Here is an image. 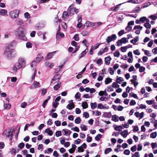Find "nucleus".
<instances>
[{"label":"nucleus","mask_w":157,"mask_h":157,"mask_svg":"<svg viewBox=\"0 0 157 157\" xmlns=\"http://www.w3.org/2000/svg\"><path fill=\"white\" fill-rule=\"evenodd\" d=\"M36 63L35 61H33L31 63V68L30 70V73L32 75L31 78L33 80L35 78L36 72Z\"/></svg>","instance_id":"f257e3e1"},{"label":"nucleus","mask_w":157,"mask_h":157,"mask_svg":"<svg viewBox=\"0 0 157 157\" xmlns=\"http://www.w3.org/2000/svg\"><path fill=\"white\" fill-rule=\"evenodd\" d=\"M14 129L9 128L4 130L2 133L3 136L5 137L11 138L14 134Z\"/></svg>","instance_id":"f03ea898"},{"label":"nucleus","mask_w":157,"mask_h":157,"mask_svg":"<svg viewBox=\"0 0 157 157\" xmlns=\"http://www.w3.org/2000/svg\"><path fill=\"white\" fill-rule=\"evenodd\" d=\"M20 12V10H15L10 11L9 12V15L11 18L15 19L18 17Z\"/></svg>","instance_id":"7ed1b4c3"},{"label":"nucleus","mask_w":157,"mask_h":157,"mask_svg":"<svg viewBox=\"0 0 157 157\" xmlns=\"http://www.w3.org/2000/svg\"><path fill=\"white\" fill-rule=\"evenodd\" d=\"M12 50L10 46H7L4 54V56L8 59L11 58L12 57Z\"/></svg>","instance_id":"20e7f679"},{"label":"nucleus","mask_w":157,"mask_h":157,"mask_svg":"<svg viewBox=\"0 0 157 157\" xmlns=\"http://www.w3.org/2000/svg\"><path fill=\"white\" fill-rule=\"evenodd\" d=\"M18 68H20L24 67L25 64V59L23 58H20L18 61V63L17 64Z\"/></svg>","instance_id":"39448f33"},{"label":"nucleus","mask_w":157,"mask_h":157,"mask_svg":"<svg viewBox=\"0 0 157 157\" xmlns=\"http://www.w3.org/2000/svg\"><path fill=\"white\" fill-rule=\"evenodd\" d=\"M129 38V37L127 38L124 37L121 38V39L118 40L117 42V46H120L122 45V44H125L127 42H128V40Z\"/></svg>","instance_id":"423d86ee"},{"label":"nucleus","mask_w":157,"mask_h":157,"mask_svg":"<svg viewBox=\"0 0 157 157\" xmlns=\"http://www.w3.org/2000/svg\"><path fill=\"white\" fill-rule=\"evenodd\" d=\"M117 38V37L116 35L115 34H114L111 36L107 37L106 40L108 43H109L113 40H116Z\"/></svg>","instance_id":"0eeeda50"},{"label":"nucleus","mask_w":157,"mask_h":157,"mask_svg":"<svg viewBox=\"0 0 157 157\" xmlns=\"http://www.w3.org/2000/svg\"><path fill=\"white\" fill-rule=\"evenodd\" d=\"M40 87V83L37 81H34L32 86L31 88L32 89H35Z\"/></svg>","instance_id":"6e6552de"},{"label":"nucleus","mask_w":157,"mask_h":157,"mask_svg":"<svg viewBox=\"0 0 157 157\" xmlns=\"http://www.w3.org/2000/svg\"><path fill=\"white\" fill-rule=\"evenodd\" d=\"M25 31V29L21 27H19L16 32L17 35L24 33Z\"/></svg>","instance_id":"1a4fd4ad"},{"label":"nucleus","mask_w":157,"mask_h":157,"mask_svg":"<svg viewBox=\"0 0 157 157\" xmlns=\"http://www.w3.org/2000/svg\"><path fill=\"white\" fill-rule=\"evenodd\" d=\"M11 107V105L9 104V101L6 100L4 102V107L5 109H9Z\"/></svg>","instance_id":"9d476101"},{"label":"nucleus","mask_w":157,"mask_h":157,"mask_svg":"<svg viewBox=\"0 0 157 157\" xmlns=\"http://www.w3.org/2000/svg\"><path fill=\"white\" fill-rule=\"evenodd\" d=\"M75 7H74L73 4L71 5L67 9V12L70 14H73L74 11Z\"/></svg>","instance_id":"9b49d317"},{"label":"nucleus","mask_w":157,"mask_h":157,"mask_svg":"<svg viewBox=\"0 0 157 157\" xmlns=\"http://www.w3.org/2000/svg\"><path fill=\"white\" fill-rule=\"evenodd\" d=\"M94 26V23L92 22L86 21L83 27L84 28L87 29L88 27Z\"/></svg>","instance_id":"f8f14e48"},{"label":"nucleus","mask_w":157,"mask_h":157,"mask_svg":"<svg viewBox=\"0 0 157 157\" xmlns=\"http://www.w3.org/2000/svg\"><path fill=\"white\" fill-rule=\"evenodd\" d=\"M69 104L67 105V108L69 109H71L73 108H74V105L73 103V101L71 100L68 101Z\"/></svg>","instance_id":"ddd939ff"},{"label":"nucleus","mask_w":157,"mask_h":157,"mask_svg":"<svg viewBox=\"0 0 157 157\" xmlns=\"http://www.w3.org/2000/svg\"><path fill=\"white\" fill-rule=\"evenodd\" d=\"M17 36L19 39L25 40L26 39V37L24 33L17 35Z\"/></svg>","instance_id":"4468645a"},{"label":"nucleus","mask_w":157,"mask_h":157,"mask_svg":"<svg viewBox=\"0 0 157 157\" xmlns=\"http://www.w3.org/2000/svg\"><path fill=\"white\" fill-rule=\"evenodd\" d=\"M137 79V76L136 75H133L132 76V79H131V82L134 84V86L136 87V86L137 85V82H136V80Z\"/></svg>","instance_id":"2eb2a0df"},{"label":"nucleus","mask_w":157,"mask_h":157,"mask_svg":"<svg viewBox=\"0 0 157 157\" xmlns=\"http://www.w3.org/2000/svg\"><path fill=\"white\" fill-rule=\"evenodd\" d=\"M108 50V48L105 47L104 49H101L98 53V55H101L104 53L106 52Z\"/></svg>","instance_id":"dca6fc26"},{"label":"nucleus","mask_w":157,"mask_h":157,"mask_svg":"<svg viewBox=\"0 0 157 157\" xmlns=\"http://www.w3.org/2000/svg\"><path fill=\"white\" fill-rule=\"evenodd\" d=\"M7 11L6 10L1 9L0 10V15L2 16H5L7 14Z\"/></svg>","instance_id":"f3484780"},{"label":"nucleus","mask_w":157,"mask_h":157,"mask_svg":"<svg viewBox=\"0 0 157 157\" xmlns=\"http://www.w3.org/2000/svg\"><path fill=\"white\" fill-rule=\"evenodd\" d=\"M60 75L59 74L56 75L52 78V81H58L60 78Z\"/></svg>","instance_id":"a211bd4d"},{"label":"nucleus","mask_w":157,"mask_h":157,"mask_svg":"<svg viewBox=\"0 0 157 157\" xmlns=\"http://www.w3.org/2000/svg\"><path fill=\"white\" fill-rule=\"evenodd\" d=\"M45 64L46 67H48L50 68H52L54 66V63H50L49 62L46 61L45 63Z\"/></svg>","instance_id":"6ab92c4d"},{"label":"nucleus","mask_w":157,"mask_h":157,"mask_svg":"<svg viewBox=\"0 0 157 157\" xmlns=\"http://www.w3.org/2000/svg\"><path fill=\"white\" fill-rule=\"evenodd\" d=\"M72 148L70 149L69 150V152L71 153H73L74 152L75 148L77 147L76 145L74 144L72 145Z\"/></svg>","instance_id":"aec40b11"},{"label":"nucleus","mask_w":157,"mask_h":157,"mask_svg":"<svg viewBox=\"0 0 157 157\" xmlns=\"http://www.w3.org/2000/svg\"><path fill=\"white\" fill-rule=\"evenodd\" d=\"M63 132L64 135L66 136H69L71 133L70 130L67 129H63Z\"/></svg>","instance_id":"412c9836"},{"label":"nucleus","mask_w":157,"mask_h":157,"mask_svg":"<svg viewBox=\"0 0 157 157\" xmlns=\"http://www.w3.org/2000/svg\"><path fill=\"white\" fill-rule=\"evenodd\" d=\"M41 54L39 53L38 54V56L36 58V61L37 62L39 63L44 58L43 56H41Z\"/></svg>","instance_id":"4be33fe9"},{"label":"nucleus","mask_w":157,"mask_h":157,"mask_svg":"<svg viewBox=\"0 0 157 157\" xmlns=\"http://www.w3.org/2000/svg\"><path fill=\"white\" fill-rule=\"evenodd\" d=\"M111 59V58L110 56L105 58V63L107 65L109 64L110 63V60Z\"/></svg>","instance_id":"5701e85b"},{"label":"nucleus","mask_w":157,"mask_h":157,"mask_svg":"<svg viewBox=\"0 0 157 157\" xmlns=\"http://www.w3.org/2000/svg\"><path fill=\"white\" fill-rule=\"evenodd\" d=\"M123 81V79L122 78L118 77V76L117 77L116 81L117 83L121 84V82Z\"/></svg>","instance_id":"b1692460"},{"label":"nucleus","mask_w":157,"mask_h":157,"mask_svg":"<svg viewBox=\"0 0 157 157\" xmlns=\"http://www.w3.org/2000/svg\"><path fill=\"white\" fill-rule=\"evenodd\" d=\"M129 48L130 47L128 46L122 47L121 48V50L122 52H125L126 51L127 49Z\"/></svg>","instance_id":"393cba45"},{"label":"nucleus","mask_w":157,"mask_h":157,"mask_svg":"<svg viewBox=\"0 0 157 157\" xmlns=\"http://www.w3.org/2000/svg\"><path fill=\"white\" fill-rule=\"evenodd\" d=\"M128 134V132L126 130H124L121 133V135L124 138L126 137Z\"/></svg>","instance_id":"a878e982"},{"label":"nucleus","mask_w":157,"mask_h":157,"mask_svg":"<svg viewBox=\"0 0 157 157\" xmlns=\"http://www.w3.org/2000/svg\"><path fill=\"white\" fill-rule=\"evenodd\" d=\"M98 108L99 109H102L104 108L108 109L109 108V107L108 106L105 107L101 103H100L98 104Z\"/></svg>","instance_id":"bb28decb"},{"label":"nucleus","mask_w":157,"mask_h":157,"mask_svg":"<svg viewBox=\"0 0 157 157\" xmlns=\"http://www.w3.org/2000/svg\"><path fill=\"white\" fill-rule=\"evenodd\" d=\"M146 20V17H143L140 18L139 20H138V24L140 23H143Z\"/></svg>","instance_id":"cd10ccee"},{"label":"nucleus","mask_w":157,"mask_h":157,"mask_svg":"<svg viewBox=\"0 0 157 157\" xmlns=\"http://www.w3.org/2000/svg\"><path fill=\"white\" fill-rule=\"evenodd\" d=\"M45 132L50 136H52L53 133V132L48 128L45 130Z\"/></svg>","instance_id":"c85d7f7f"},{"label":"nucleus","mask_w":157,"mask_h":157,"mask_svg":"<svg viewBox=\"0 0 157 157\" xmlns=\"http://www.w3.org/2000/svg\"><path fill=\"white\" fill-rule=\"evenodd\" d=\"M53 56V52H51L48 53L46 56L45 58L48 59L51 58Z\"/></svg>","instance_id":"c756f323"},{"label":"nucleus","mask_w":157,"mask_h":157,"mask_svg":"<svg viewBox=\"0 0 157 157\" xmlns=\"http://www.w3.org/2000/svg\"><path fill=\"white\" fill-rule=\"evenodd\" d=\"M112 119L113 121L115 122H117L119 121L118 117L116 115L113 116L112 117Z\"/></svg>","instance_id":"7c9ffc66"},{"label":"nucleus","mask_w":157,"mask_h":157,"mask_svg":"<svg viewBox=\"0 0 157 157\" xmlns=\"http://www.w3.org/2000/svg\"><path fill=\"white\" fill-rule=\"evenodd\" d=\"M92 112L93 114H94L96 116H100L101 114V112L98 110L93 111Z\"/></svg>","instance_id":"2f4dec72"},{"label":"nucleus","mask_w":157,"mask_h":157,"mask_svg":"<svg viewBox=\"0 0 157 157\" xmlns=\"http://www.w3.org/2000/svg\"><path fill=\"white\" fill-rule=\"evenodd\" d=\"M112 81V79L110 78H106L105 81V84H107L111 83Z\"/></svg>","instance_id":"473e14b6"},{"label":"nucleus","mask_w":157,"mask_h":157,"mask_svg":"<svg viewBox=\"0 0 157 157\" xmlns=\"http://www.w3.org/2000/svg\"><path fill=\"white\" fill-rule=\"evenodd\" d=\"M61 84V82H59L57 84L55 85L54 87V89L55 90H57L59 88H60V85Z\"/></svg>","instance_id":"72a5a7b5"},{"label":"nucleus","mask_w":157,"mask_h":157,"mask_svg":"<svg viewBox=\"0 0 157 157\" xmlns=\"http://www.w3.org/2000/svg\"><path fill=\"white\" fill-rule=\"evenodd\" d=\"M157 135L156 132H153L150 134V137L152 138H155L156 137Z\"/></svg>","instance_id":"f704fd0d"},{"label":"nucleus","mask_w":157,"mask_h":157,"mask_svg":"<svg viewBox=\"0 0 157 157\" xmlns=\"http://www.w3.org/2000/svg\"><path fill=\"white\" fill-rule=\"evenodd\" d=\"M90 105L91 108L92 109H94L97 106V104L96 102L91 103Z\"/></svg>","instance_id":"c9c22d12"},{"label":"nucleus","mask_w":157,"mask_h":157,"mask_svg":"<svg viewBox=\"0 0 157 157\" xmlns=\"http://www.w3.org/2000/svg\"><path fill=\"white\" fill-rule=\"evenodd\" d=\"M114 129L116 131H121L122 129V128L121 126H116L114 127Z\"/></svg>","instance_id":"e433bc0d"},{"label":"nucleus","mask_w":157,"mask_h":157,"mask_svg":"<svg viewBox=\"0 0 157 157\" xmlns=\"http://www.w3.org/2000/svg\"><path fill=\"white\" fill-rule=\"evenodd\" d=\"M68 16V15L67 12L64 11L62 15V17L64 19H66Z\"/></svg>","instance_id":"4c0bfd02"},{"label":"nucleus","mask_w":157,"mask_h":157,"mask_svg":"<svg viewBox=\"0 0 157 157\" xmlns=\"http://www.w3.org/2000/svg\"><path fill=\"white\" fill-rule=\"evenodd\" d=\"M112 86L113 88H117L119 86V85L117 84V82H114L112 84Z\"/></svg>","instance_id":"58836bf2"},{"label":"nucleus","mask_w":157,"mask_h":157,"mask_svg":"<svg viewBox=\"0 0 157 157\" xmlns=\"http://www.w3.org/2000/svg\"><path fill=\"white\" fill-rule=\"evenodd\" d=\"M81 119L80 117H78L75 119V122L76 124H78L80 123Z\"/></svg>","instance_id":"ea45409f"},{"label":"nucleus","mask_w":157,"mask_h":157,"mask_svg":"<svg viewBox=\"0 0 157 157\" xmlns=\"http://www.w3.org/2000/svg\"><path fill=\"white\" fill-rule=\"evenodd\" d=\"M144 26L147 29H149L151 28V26L149 23H145Z\"/></svg>","instance_id":"a19ab883"},{"label":"nucleus","mask_w":157,"mask_h":157,"mask_svg":"<svg viewBox=\"0 0 157 157\" xmlns=\"http://www.w3.org/2000/svg\"><path fill=\"white\" fill-rule=\"evenodd\" d=\"M26 46L27 48H31L32 47V44L30 42H27L26 43Z\"/></svg>","instance_id":"79ce46f5"},{"label":"nucleus","mask_w":157,"mask_h":157,"mask_svg":"<svg viewBox=\"0 0 157 157\" xmlns=\"http://www.w3.org/2000/svg\"><path fill=\"white\" fill-rule=\"evenodd\" d=\"M24 16L25 18L28 19L30 17L29 14L28 12H25L24 14Z\"/></svg>","instance_id":"37998d69"},{"label":"nucleus","mask_w":157,"mask_h":157,"mask_svg":"<svg viewBox=\"0 0 157 157\" xmlns=\"http://www.w3.org/2000/svg\"><path fill=\"white\" fill-rule=\"evenodd\" d=\"M82 106L83 109H86L88 107V105L87 102H83L82 103Z\"/></svg>","instance_id":"c03bdc74"},{"label":"nucleus","mask_w":157,"mask_h":157,"mask_svg":"<svg viewBox=\"0 0 157 157\" xmlns=\"http://www.w3.org/2000/svg\"><path fill=\"white\" fill-rule=\"evenodd\" d=\"M112 151V149L111 148H107L105 151V154H107Z\"/></svg>","instance_id":"a18cd8bd"},{"label":"nucleus","mask_w":157,"mask_h":157,"mask_svg":"<svg viewBox=\"0 0 157 157\" xmlns=\"http://www.w3.org/2000/svg\"><path fill=\"white\" fill-rule=\"evenodd\" d=\"M113 55L115 57H118L120 56V53L118 51H117L114 52Z\"/></svg>","instance_id":"49530a36"},{"label":"nucleus","mask_w":157,"mask_h":157,"mask_svg":"<svg viewBox=\"0 0 157 157\" xmlns=\"http://www.w3.org/2000/svg\"><path fill=\"white\" fill-rule=\"evenodd\" d=\"M102 136L100 134H98L95 138L96 140L98 141L101 138Z\"/></svg>","instance_id":"de8ad7c7"},{"label":"nucleus","mask_w":157,"mask_h":157,"mask_svg":"<svg viewBox=\"0 0 157 157\" xmlns=\"http://www.w3.org/2000/svg\"><path fill=\"white\" fill-rule=\"evenodd\" d=\"M88 50L86 48L84 51H83L81 53V56L80 58L84 56L88 52Z\"/></svg>","instance_id":"09e8293b"},{"label":"nucleus","mask_w":157,"mask_h":157,"mask_svg":"<svg viewBox=\"0 0 157 157\" xmlns=\"http://www.w3.org/2000/svg\"><path fill=\"white\" fill-rule=\"evenodd\" d=\"M18 24L21 25L23 26L24 25V22L21 19H19L17 21Z\"/></svg>","instance_id":"8fccbe9b"},{"label":"nucleus","mask_w":157,"mask_h":157,"mask_svg":"<svg viewBox=\"0 0 157 157\" xmlns=\"http://www.w3.org/2000/svg\"><path fill=\"white\" fill-rule=\"evenodd\" d=\"M146 103L148 105H151L152 104L154 103V101L151 100H147L146 101Z\"/></svg>","instance_id":"3c124183"},{"label":"nucleus","mask_w":157,"mask_h":157,"mask_svg":"<svg viewBox=\"0 0 157 157\" xmlns=\"http://www.w3.org/2000/svg\"><path fill=\"white\" fill-rule=\"evenodd\" d=\"M80 128L84 131H86L87 130V128L86 126L83 124H81L80 125Z\"/></svg>","instance_id":"603ef678"},{"label":"nucleus","mask_w":157,"mask_h":157,"mask_svg":"<svg viewBox=\"0 0 157 157\" xmlns=\"http://www.w3.org/2000/svg\"><path fill=\"white\" fill-rule=\"evenodd\" d=\"M74 39L76 41H78L79 40V37L78 36V34H76L74 36Z\"/></svg>","instance_id":"864d4df0"},{"label":"nucleus","mask_w":157,"mask_h":157,"mask_svg":"<svg viewBox=\"0 0 157 157\" xmlns=\"http://www.w3.org/2000/svg\"><path fill=\"white\" fill-rule=\"evenodd\" d=\"M47 92V89L43 88L41 90V94L44 95Z\"/></svg>","instance_id":"5fc2aeb1"},{"label":"nucleus","mask_w":157,"mask_h":157,"mask_svg":"<svg viewBox=\"0 0 157 157\" xmlns=\"http://www.w3.org/2000/svg\"><path fill=\"white\" fill-rule=\"evenodd\" d=\"M94 26H95L96 27H98L100 25L102 24V23L100 22L94 23Z\"/></svg>","instance_id":"6e6d98bb"},{"label":"nucleus","mask_w":157,"mask_h":157,"mask_svg":"<svg viewBox=\"0 0 157 157\" xmlns=\"http://www.w3.org/2000/svg\"><path fill=\"white\" fill-rule=\"evenodd\" d=\"M136 145H135L131 147V150L132 152H134L136 151Z\"/></svg>","instance_id":"4d7b16f0"},{"label":"nucleus","mask_w":157,"mask_h":157,"mask_svg":"<svg viewBox=\"0 0 157 157\" xmlns=\"http://www.w3.org/2000/svg\"><path fill=\"white\" fill-rule=\"evenodd\" d=\"M150 3L149 2H147H147L145 3H144L142 6V8H144L147 7L148 6H150Z\"/></svg>","instance_id":"13d9d810"},{"label":"nucleus","mask_w":157,"mask_h":157,"mask_svg":"<svg viewBox=\"0 0 157 157\" xmlns=\"http://www.w3.org/2000/svg\"><path fill=\"white\" fill-rule=\"evenodd\" d=\"M24 144L23 143H21L18 144V147L19 148L21 149L24 147Z\"/></svg>","instance_id":"bf43d9fd"},{"label":"nucleus","mask_w":157,"mask_h":157,"mask_svg":"<svg viewBox=\"0 0 157 157\" xmlns=\"http://www.w3.org/2000/svg\"><path fill=\"white\" fill-rule=\"evenodd\" d=\"M20 69V68H18V66L17 65V64L13 66V70L15 71H16L18 69Z\"/></svg>","instance_id":"052dcab7"},{"label":"nucleus","mask_w":157,"mask_h":157,"mask_svg":"<svg viewBox=\"0 0 157 157\" xmlns=\"http://www.w3.org/2000/svg\"><path fill=\"white\" fill-rule=\"evenodd\" d=\"M94 50V46H91V49L89 51V53L90 55H92L94 53L93 50Z\"/></svg>","instance_id":"680f3d73"},{"label":"nucleus","mask_w":157,"mask_h":157,"mask_svg":"<svg viewBox=\"0 0 157 157\" xmlns=\"http://www.w3.org/2000/svg\"><path fill=\"white\" fill-rule=\"evenodd\" d=\"M55 135L57 137H59L61 136L62 135L61 132L60 131H57L56 132Z\"/></svg>","instance_id":"e2e57ef3"},{"label":"nucleus","mask_w":157,"mask_h":157,"mask_svg":"<svg viewBox=\"0 0 157 157\" xmlns=\"http://www.w3.org/2000/svg\"><path fill=\"white\" fill-rule=\"evenodd\" d=\"M83 115L86 118H88L89 117V114L88 112H85L83 113Z\"/></svg>","instance_id":"0e129e2a"},{"label":"nucleus","mask_w":157,"mask_h":157,"mask_svg":"<svg viewBox=\"0 0 157 157\" xmlns=\"http://www.w3.org/2000/svg\"><path fill=\"white\" fill-rule=\"evenodd\" d=\"M27 105V103L26 102H23L21 103V108H25Z\"/></svg>","instance_id":"69168bd1"},{"label":"nucleus","mask_w":157,"mask_h":157,"mask_svg":"<svg viewBox=\"0 0 157 157\" xmlns=\"http://www.w3.org/2000/svg\"><path fill=\"white\" fill-rule=\"evenodd\" d=\"M88 34V32L86 31H84L82 33V34L83 36H87Z\"/></svg>","instance_id":"338daca9"},{"label":"nucleus","mask_w":157,"mask_h":157,"mask_svg":"<svg viewBox=\"0 0 157 157\" xmlns=\"http://www.w3.org/2000/svg\"><path fill=\"white\" fill-rule=\"evenodd\" d=\"M152 52L154 53V54H157V47H155L152 50Z\"/></svg>","instance_id":"774afa93"}]
</instances>
